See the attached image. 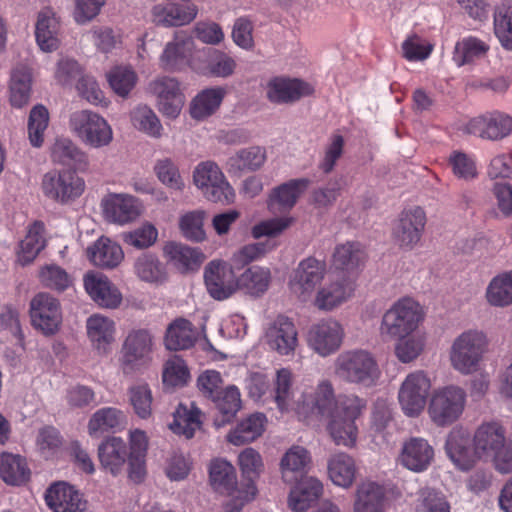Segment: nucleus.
<instances>
[{
  "instance_id": "obj_28",
  "label": "nucleus",
  "mask_w": 512,
  "mask_h": 512,
  "mask_svg": "<svg viewBox=\"0 0 512 512\" xmlns=\"http://www.w3.org/2000/svg\"><path fill=\"white\" fill-rule=\"evenodd\" d=\"M467 131L483 139L501 140L512 132V117L503 113L477 117L468 122Z\"/></svg>"
},
{
  "instance_id": "obj_23",
  "label": "nucleus",
  "mask_w": 512,
  "mask_h": 512,
  "mask_svg": "<svg viewBox=\"0 0 512 512\" xmlns=\"http://www.w3.org/2000/svg\"><path fill=\"white\" fill-rule=\"evenodd\" d=\"M83 282L87 294L99 307L115 309L122 303V293L106 275L91 271L84 275Z\"/></svg>"
},
{
  "instance_id": "obj_10",
  "label": "nucleus",
  "mask_w": 512,
  "mask_h": 512,
  "mask_svg": "<svg viewBox=\"0 0 512 512\" xmlns=\"http://www.w3.org/2000/svg\"><path fill=\"white\" fill-rule=\"evenodd\" d=\"M432 382L422 370L409 373L400 385L398 401L404 414L409 417L420 415L430 395Z\"/></svg>"
},
{
  "instance_id": "obj_46",
  "label": "nucleus",
  "mask_w": 512,
  "mask_h": 512,
  "mask_svg": "<svg viewBox=\"0 0 512 512\" xmlns=\"http://www.w3.org/2000/svg\"><path fill=\"white\" fill-rule=\"evenodd\" d=\"M271 280L269 268L253 265L238 277V290L253 297H260L268 290Z\"/></svg>"
},
{
  "instance_id": "obj_16",
  "label": "nucleus",
  "mask_w": 512,
  "mask_h": 512,
  "mask_svg": "<svg viewBox=\"0 0 512 512\" xmlns=\"http://www.w3.org/2000/svg\"><path fill=\"white\" fill-rule=\"evenodd\" d=\"M355 282L342 274H334L315 293L314 306L321 311H332L348 301L354 294Z\"/></svg>"
},
{
  "instance_id": "obj_52",
  "label": "nucleus",
  "mask_w": 512,
  "mask_h": 512,
  "mask_svg": "<svg viewBox=\"0 0 512 512\" xmlns=\"http://www.w3.org/2000/svg\"><path fill=\"white\" fill-rule=\"evenodd\" d=\"M50 156L54 163L67 166L87 164V155L71 139L59 137L51 146Z\"/></svg>"
},
{
  "instance_id": "obj_20",
  "label": "nucleus",
  "mask_w": 512,
  "mask_h": 512,
  "mask_svg": "<svg viewBox=\"0 0 512 512\" xmlns=\"http://www.w3.org/2000/svg\"><path fill=\"white\" fill-rule=\"evenodd\" d=\"M314 87L301 79L274 77L266 86V95L275 104H289L313 94Z\"/></svg>"
},
{
  "instance_id": "obj_19",
  "label": "nucleus",
  "mask_w": 512,
  "mask_h": 512,
  "mask_svg": "<svg viewBox=\"0 0 512 512\" xmlns=\"http://www.w3.org/2000/svg\"><path fill=\"white\" fill-rule=\"evenodd\" d=\"M426 225L425 211L415 206L404 210L394 228L396 242L404 249H413L421 240Z\"/></svg>"
},
{
  "instance_id": "obj_59",
  "label": "nucleus",
  "mask_w": 512,
  "mask_h": 512,
  "mask_svg": "<svg viewBox=\"0 0 512 512\" xmlns=\"http://www.w3.org/2000/svg\"><path fill=\"white\" fill-rule=\"evenodd\" d=\"M493 24L501 46L512 51V5L501 4L495 9Z\"/></svg>"
},
{
  "instance_id": "obj_47",
  "label": "nucleus",
  "mask_w": 512,
  "mask_h": 512,
  "mask_svg": "<svg viewBox=\"0 0 512 512\" xmlns=\"http://www.w3.org/2000/svg\"><path fill=\"white\" fill-rule=\"evenodd\" d=\"M267 160L266 149L262 146H249L239 149L228 158L227 167L230 172L259 170Z\"/></svg>"
},
{
  "instance_id": "obj_2",
  "label": "nucleus",
  "mask_w": 512,
  "mask_h": 512,
  "mask_svg": "<svg viewBox=\"0 0 512 512\" xmlns=\"http://www.w3.org/2000/svg\"><path fill=\"white\" fill-rule=\"evenodd\" d=\"M365 407V400L354 394L339 395L336 398L332 387L331 403L327 411L315 409L313 418L325 417L328 419L327 430L336 445L353 447L358 435L355 420Z\"/></svg>"
},
{
  "instance_id": "obj_34",
  "label": "nucleus",
  "mask_w": 512,
  "mask_h": 512,
  "mask_svg": "<svg viewBox=\"0 0 512 512\" xmlns=\"http://www.w3.org/2000/svg\"><path fill=\"white\" fill-rule=\"evenodd\" d=\"M126 415L115 407H104L92 414L88 421V434L98 438L107 432L120 431L125 427Z\"/></svg>"
},
{
  "instance_id": "obj_57",
  "label": "nucleus",
  "mask_w": 512,
  "mask_h": 512,
  "mask_svg": "<svg viewBox=\"0 0 512 512\" xmlns=\"http://www.w3.org/2000/svg\"><path fill=\"white\" fill-rule=\"evenodd\" d=\"M153 172L161 184L174 191H183L184 179L177 163L170 157L159 158L155 161Z\"/></svg>"
},
{
  "instance_id": "obj_9",
  "label": "nucleus",
  "mask_w": 512,
  "mask_h": 512,
  "mask_svg": "<svg viewBox=\"0 0 512 512\" xmlns=\"http://www.w3.org/2000/svg\"><path fill=\"white\" fill-rule=\"evenodd\" d=\"M85 190V181L71 170H51L42 176L43 195L58 204L65 205L79 198Z\"/></svg>"
},
{
  "instance_id": "obj_61",
  "label": "nucleus",
  "mask_w": 512,
  "mask_h": 512,
  "mask_svg": "<svg viewBox=\"0 0 512 512\" xmlns=\"http://www.w3.org/2000/svg\"><path fill=\"white\" fill-rule=\"evenodd\" d=\"M38 277L44 287L58 292L67 290L73 284L71 275L64 268L53 263L42 266Z\"/></svg>"
},
{
  "instance_id": "obj_25",
  "label": "nucleus",
  "mask_w": 512,
  "mask_h": 512,
  "mask_svg": "<svg viewBox=\"0 0 512 512\" xmlns=\"http://www.w3.org/2000/svg\"><path fill=\"white\" fill-rule=\"evenodd\" d=\"M238 465L242 475L249 479L250 483L247 485L245 495L242 497V500L239 503L236 500L228 503L226 506V512H240L244 503L255 497L257 488L253 483V480L258 478L264 471L263 459L260 453L253 448H245L238 455Z\"/></svg>"
},
{
  "instance_id": "obj_1",
  "label": "nucleus",
  "mask_w": 512,
  "mask_h": 512,
  "mask_svg": "<svg viewBox=\"0 0 512 512\" xmlns=\"http://www.w3.org/2000/svg\"><path fill=\"white\" fill-rule=\"evenodd\" d=\"M274 386L269 392L270 401L276 403L281 412H294L300 420L310 421L313 411H327L332 397V384L324 380L316 387L296 391L293 388V374L288 368L276 371Z\"/></svg>"
},
{
  "instance_id": "obj_18",
  "label": "nucleus",
  "mask_w": 512,
  "mask_h": 512,
  "mask_svg": "<svg viewBox=\"0 0 512 512\" xmlns=\"http://www.w3.org/2000/svg\"><path fill=\"white\" fill-rule=\"evenodd\" d=\"M434 456V448L427 439L410 437L402 443L398 462L411 472L422 473L431 466Z\"/></svg>"
},
{
  "instance_id": "obj_22",
  "label": "nucleus",
  "mask_w": 512,
  "mask_h": 512,
  "mask_svg": "<svg viewBox=\"0 0 512 512\" xmlns=\"http://www.w3.org/2000/svg\"><path fill=\"white\" fill-rule=\"evenodd\" d=\"M194 48L191 36L183 31L175 32L173 39L167 42L159 57V65L163 70L180 72L189 63V58Z\"/></svg>"
},
{
  "instance_id": "obj_12",
  "label": "nucleus",
  "mask_w": 512,
  "mask_h": 512,
  "mask_svg": "<svg viewBox=\"0 0 512 512\" xmlns=\"http://www.w3.org/2000/svg\"><path fill=\"white\" fill-rule=\"evenodd\" d=\"M344 335V328L337 320L323 319L309 328L307 343L315 353L327 357L339 350Z\"/></svg>"
},
{
  "instance_id": "obj_21",
  "label": "nucleus",
  "mask_w": 512,
  "mask_h": 512,
  "mask_svg": "<svg viewBox=\"0 0 512 512\" xmlns=\"http://www.w3.org/2000/svg\"><path fill=\"white\" fill-rule=\"evenodd\" d=\"M445 452L460 470H470L479 460L469 434L462 428L452 429L446 439Z\"/></svg>"
},
{
  "instance_id": "obj_41",
  "label": "nucleus",
  "mask_w": 512,
  "mask_h": 512,
  "mask_svg": "<svg viewBox=\"0 0 512 512\" xmlns=\"http://www.w3.org/2000/svg\"><path fill=\"white\" fill-rule=\"evenodd\" d=\"M195 341L196 331L193 324L181 317L168 325L164 336V345L170 351L188 349Z\"/></svg>"
},
{
  "instance_id": "obj_17",
  "label": "nucleus",
  "mask_w": 512,
  "mask_h": 512,
  "mask_svg": "<svg viewBox=\"0 0 512 512\" xmlns=\"http://www.w3.org/2000/svg\"><path fill=\"white\" fill-rule=\"evenodd\" d=\"M265 338L269 348L280 356H294L299 346L298 330L285 316H278L269 325Z\"/></svg>"
},
{
  "instance_id": "obj_55",
  "label": "nucleus",
  "mask_w": 512,
  "mask_h": 512,
  "mask_svg": "<svg viewBox=\"0 0 512 512\" xmlns=\"http://www.w3.org/2000/svg\"><path fill=\"white\" fill-rule=\"evenodd\" d=\"M485 298L493 307L512 305V271L493 277L486 288Z\"/></svg>"
},
{
  "instance_id": "obj_29",
  "label": "nucleus",
  "mask_w": 512,
  "mask_h": 512,
  "mask_svg": "<svg viewBox=\"0 0 512 512\" xmlns=\"http://www.w3.org/2000/svg\"><path fill=\"white\" fill-rule=\"evenodd\" d=\"M45 500L54 512H83L86 508L81 494L65 482L50 486L46 491Z\"/></svg>"
},
{
  "instance_id": "obj_15",
  "label": "nucleus",
  "mask_w": 512,
  "mask_h": 512,
  "mask_svg": "<svg viewBox=\"0 0 512 512\" xmlns=\"http://www.w3.org/2000/svg\"><path fill=\"white\" fill-rule=\"evenodd\" d=\"M149 88L156 97V106L160 113L170 119L180 115L185 103V95L176 78L159 77L150 83Z\"/></svg>"
},
{
  "instance_id": "obj_60",
  "label": "nucleus",
  "mask_w": 512,
  "mask_h": 512,
  "mask_svg": "<svg viewBox=\"0 0 512 512\" xmlns=\"http://www.w3.org/2000/svg\"><path fill=\"white\" fill-rule=\"evenodd\" d=\"M223 416L219 426L230 422L241 408V394L236 386H228L212 400Z\"/></svg>"
},
{
  "instance_id": "obj_58",
  "label": "nucleus",
  "mask_w": 512,
  "mask_h": 512,
  "mask_svg": "<svg viewBox=\"0 0 512 512\" xmlns=\"http://www.w3.org/2000/svg\"><path fill=\"white\" fill-rule=\"evenodd\" d=\"M415 512H450L446 497L434 488L425 486L416 493Z\"/></svg>"
},
{
  "instance_id": "obj_33",
  "label": "nucleus",
  "mask_w": 512,
  "mask_h": 512,
  "mask_svg": "<svg viewBox=\"0 0 512 512\" xmlns=\"http://www.w3.org/2000/svg\"><path fill=\"white\" fill-rule=\"evenodd\" d=\"M204 55L205 63L203 65L191 62L190 67L195 72L217 78H228L234 74L237 62L228 53L219 49H207L204 51Z\"/></svg>"
},
{
  "instance_id": "obj_30",
  "label": "nucleus",
  "mask_w": 512,
  "mask_h": 512,
  "mask_svg": "<svg viewBox=\"0 0 512 512\" xmlns=\"http://www.w3.org/2000/svg\"><path fill=\"white\" fill-rule=\"evenodd\" d=\"M366 258L365 250L360 243L346 242L336 246L333 265L341 271L339 274L344 275L343 273L346 272L348 274L346 278H352L355 281L365 265Z\"/></svg>"
},
{
  "instance_id": "obj_6",
  "label": "nucleus",
  "mask_w": 512,
  "mask_h": 512,
  "mask_svg": "<svg viewBox=\"0 0 512 512\" xmlns=\"http://www.w3.org/2000/svg\"><path fill=\"white\" fill-rule=\"evenodd\" d=\"M420 304L410 297H403L383 314L380 334L385 339L404 338L412 334L423 320Z\"/></svg>"
},
{
  "instance_id": "obj_31",
  "label": "nucleus",
  "mask_w": 512,
  "mask_h": 512,
  "mask_svg": "<svg viewBox=\"0 0 512 512\" xmlns=\"http://www.w3.org/2000/svg\"><path fill=\"white\" fill-rule=\"evenodd\" d=\"M129 457L126 442L117 436L107 437L98 446V458L102 469L113 476H118Z\"/></svg>"
},
{
  "instance_id": "obj_44",
  "label": "nucleus",
  "mask_w": 512,
  "mask_h": 512,
  "mask_svg": "<svg viewBox=\"0 0 512 512\" xmlns=\"http://www.w3.org/2000/svg\"><path fill=\"white\" fill-rule=\"evenodd\" d=\"M201 411L194 405L179 404L173 413V421L169 424L170 430L186 439H190L201 428Z\"/></svg>"
},
{
  "instance_id": "obj_63",
  "label": "nucleus",
  "mask_w": 512,
  "mask_h": 512,
  "mask_svg": "<svg viewBox=\"0 0 512 512\" xmlns=\"http://www.w3.org/2000/svg\"><path fill=\"white\" fill-rule=\"evenodd\" d=\"M107 81L117 95L126 97L136 85L137 75L131 67L117 66L107 73Z\"/></svg>"
},
{
  "instance_id": "obj_39",
  "label": "nucleus",
  "mask_w": 512,
  "mask_h": 512,
  "mask_svg": "<svg viewBox=\"0 0 512 512\" xmlns=\"http://www.w3.org/2000/svg\"><path fill=\"white\" fill-rule=\"evenodd\" d=\"M86 328L93 346L100 352H107L108 346L115 340V322L101 314H93L87 319Z\"/></svg>"
},
{
  "instance_id": "obj_53",
  "label": "nucleus",
  "mask_w": 512,
  "mask_h": 512,
  "mask_svg": "<svg viewBox=\"0 0 512 512\" xmlns=\"http://www.w3.org/2000/svg\"><path fill=\"white\" fill-rule=\"evenodd\" d=\"M209 477L213 488L220 493L231 494L237 486L234 466L225 459H214L209 467Z\"/></svg>"
},
{
  "instance_id": "obj_13",
  "label": "nucleus",
  "mask_w": 512,
  "mask_h": 512,
  "mask_svg": "<svg viewBox=\"0 0 512 512\" xmlns=\"http://www.w3.org/2000/svg\"><path fill=\"white\" fill-rule=\"evenodd\" d=\"M204 281L209 295L218 301L228 299L238 291V277L233 266L222 260H212L206 265Z\"/></svg>"
},
{
  "instance_id": "obj_27",
  "label": "nucleus",
  "mask_w": 512,
  "mask_h": 512,
  "mask_svg": "<svg viewBox=\"0 0 512 512\" xmlns=\"http://www.w3.org/2000/svg\"><path fill=\"white\" fill-rule=\"evenodd\" d=\"M103 213L110 222L126 224L137 219L141 214V204L127 194H111L102 201Z\"/></svg>"
},
{
  "instance_id": "obj_56",
  "label": "nucleus",
  "mask_w": 512,
  "mask_h": 512,
  "mask_svg": "<svg viewBox=\"0 0 512 512\" xmlns=\"http://www.w3.org/2000/svg\"><path fill=\"white\" fill-rule=\"evenodd\" d=\"M131 123L135 129L152 138H161L163 126L156 113L147 105H139L130 113Z\"/></svg>"
},
{
  "instance_id": "obj_48",
  "label": "nucleus",
  "mask_w": 512,
  "mask_h": 512,
  "mask_svg": "<svg viewBox=\"0 0 512 512\" xmlns=\"http://www.w3.org/2000/svg\"><path fill=\"white\" fill-rule=\"evenodd\" d=\"M226 89L220 86L211 87L199 92L191 102L190 114L196 120L211 116L222 103Z\"/></svg>"
},
{
  "instance_id": "obj_42",
  "label": "nucleus",
  "mask_w": 512,
  "mask_h": 512,
  "mask_svg": "<svg viewBox=\"0 0 512 512\" xmlns=\"http://www.w3.org/2000/svg\"><path fill=\"white\" fill-rule=\"evenodd\" d=\"M31 471L24 457L18 454L0 455V478L11 486L24 485L30 479Z\"/></svg>"
},
{
  "instance_id": "obj_35",
  "label": "nucleus",
  "mask_w": 512,
  "mask_h": 512,
  "mask_svg": "<svg viewBox=\"0 0 512 512\" xmlns=\"http://www.w3.org/2000/svg\"><path fill=\"white\" fill-rule=\"evenodd\" d=\"M59 30V19L54 11L45 9L38 14L35 37L43 52H53L59 47Z\"/></svg>"
},
{
  "instance_id": "obj_54",
  "label": "nucleus",
  "mask_w": 512,
  "mask_h": 512,
  "mask_svg": "<svg viewBox=\"0 0 512 512\" xmlns=\"http://www.w3.org/2000/svg\"><path fill=\"white\" fill-rule=\"evenodd\" d=\"M490 50L488 41L475 36H467L455 45L453 60L458 66L484 58Z\"/></svg>"
},
{
  "instance_id": "obj_26",
  "label": "nucleus",
  "mask_w": 512,
  "mask_h": 512,
  "mask_svg": "<svg viewBox=\"0 0 512 512\" xmlns=\"http://www.w3.org/2000/svg\"><path fill=\"white\" fill-rule=\"evenodd\" d=\"M195 4L160 3L151 10L152 21L163 27H181L193 22L198 15Z\"/></svg>"
},
{
  "instance_id": "obj_3",
  "label": "nucleus",
  "mask_w": 512,
  "mask_h": 512,
  "mask_svg": "<svg viewBox=\"0 0 512 512\" xmlns=\"http://www.w3.org/2000/svg\"><path fill=\"white\" fill-rule=\"evenodd\" d=\"M333 373L340 382L363 388L374 387L381 377L376 358L365 349L342 351L334 360Z\"/></svg>"
},
{
  "instance_id": "obj_40",
  "label": "nucleus",
  "mask_w": 512,
  "mask_h": 512,
  "mask_svg": "<svg viewBox=\"0 0 512 512\" xmlns=\"http://www.w3.org/2000/svg\"><path fill=\"white\" fill-rule=\"evenodd\" d=\"M356 471L355 461L347 453H335L327 461L329 479L339 487L345 489L351 487L355 480Z\"/></svg>"
},
{
  "instance_id": "obj_11",
  "label": "nucleus",
  "mask_w": 512,
  "mask_h": 512,
  "mask_svg": "<svg viewBox=\"0 0 512 512\" xmlns=\"http://www.w3.org/2000/svg\"><path fill=\"white\" fill-rule=\"evenodd\" d=\"M326 274V263L315 257H307L294 269L289 287L300 300H308Z\"/></svg>"
},
{
  "instance_id": "obj_64",
  "label": "nucleus",
  "mask_w": 512,
  "mask_h": 512,
  "mask_svg": "<svg viewBox=\"0 0 512 512\" xmlns=\"http://www.w3.org/2000/svg\"><path fill=\"white\" fill-rule=\"evenodd\" d=\"M129 401L135 414L141 419H148L152 415V391L148 384L138 383L128 390Z\"/></svg>"
},
{
  "instance_id": "obj_36",
  "label": "nucleus",
  "mask_w": 512,
  "mask_h": 512,
  "mask_svg": "<svg viewBox=\"0 0 512 512\" xmlns=\"http://www.w3.org/2000/svg\"><path fill=\"white\" fill-rule=\"evenodd\" d=\"M87 255L93 265L104 269H113L124 259L121 246L106 237L99 238L90 246Z\"/></svg>"
},
{
  "instance_id": "obj_24",
  "label": "nucleus",
  "mask_w": 512,
  "mask_h": 512,
  "mask_svg": "<svg viewBox=\"0 0 512 512\" xmlns=\"http://www.w3.org/2000/svg\"><path fill=\"white\" fill-rule=\"evenodd\" d=\"M154 344V337L149 330H131L122 345L123 363L133 367L149 363Z\"/></svg>"
},
{
  "instance_id": "obj_43",
  "label": "nucleus",
  "mask_w": 512,
  "mask_h": 512,
  "mask_svg": "<svg viewBox=\"0 0 512 512\" xmlns=\"http://www.w3.org/2000/svg\"><path fill=\"white\" fill-rule=\"evenodd\" d=\"M164 253L168 260L181 272L197 270L204 260V255L198 248L176 242L166 244Z\"/></svg>"
},
{
  "instance_id": "obj_5",
  "label": "nucleus",
  "mask_w": 512,
  "mask_h": 512,
  "mask_svg": "<svg viewBox=\"0 0 512 512\" xmlns=\"http://www.w3.org/2000/svg\"><path fill=\"white\" fill-rule=\"evenodd\" d=\"M487 334L480 329H467L457 335L449 348L451 367L461 375L477 372L488 352Z\"/></svg>"
},
{
  "instance_id": "obj_38",
  "label": "nucleus",
  "mask_w": 512,
  "mask_h": 512,
  "mask_svg": "<svg viewBox=\"0 0 512 512\" xmlns=\"http://www.w3.org/2000/svg\"><path fill=\"white\" fill-rule=\"evenodd\" d=\"M32 93V73L29 67L17 65L10 74L9 101L15 108L26 106Z\"/></svg>"
},
{
  "instance_id": "obj_32",
  "label": "nucleus",
  "mask_w": 512,
  "mask_h": 512,
  "mask_svg": "<svg viewBox=\"0 0 512 512\" xmlns=\"http://www.w3.org/2000/svg\"><path fill=\"white\" fill-rule=\"evenodd\" d=\"M310 185L308 178L291 179L275 187L268 200V207L274 212L288 211Z\"/></svg>"
},
{
  "instance_id": "obj_4",
  "label": "nucleus",
  "mask_w": 512,
  "mask_h": 512,
  "mask_svg": "<svg viewBox=\"0 0 512 512\" xmlns=\"http://www.w3.org/2000/svg\"><path fill=\"white\" fill-rule=\"evenodd\" d=\"M472 442L479 460H491L501 474L512 473V439H506L502 425L493 421L482 423L475 430Z\"/></svg>"
},
{
  "instance_id": "obj_50",
  "label": "nucleus",
  "mask_w": 512,
  "mask_h": 512,
  "mask_svg": "<svg viewBox=\"0 0 512 512\" xmlns=\"http://www.w3.org/2000/svg\"><path fill=\"white\" fill-rule=\"evenodd\" d=\"M266 417L262 413H254L243 419L234 430L227 435V440L236 446L254 441L265 429Z\"/></svg>"
},
{
  "instance_id": "obj_45",
  "label": "nucleus",
  "mask_w": 512,
  "mask_h": 512,
  "mask_svg": "<svg viewBox=\"0 0 512 512\" xmlns=\"http://www.w3.org/2000/svg\"><path fill=\"white\" fill-rule=\"evenodd\" d=\"M134 273L143 282L161 285L168 277L165 265L152 253L138 256L133 265Z\"/></svg>"
},
{
  "instance_id": "obj_37",
  "label": "nucleus",
  "mask_w": 512,
  "mask_h": 512,
  "mask_svg": "<svg viewBox=\"0 0 512 512\" xmlns=\"http://www.w3.org/2000/svg\"><path fill=\"white\" fill-rule=\"evenodd\" d=\"M311 462L308 450L302 446H292L280 461V471L284 482L293 484L299 480Z\"/></svg>"
},
{
  "instance_id": "obj_49",
  "label": "nucleus",
  "mask_w": 512,
  "mask_h": 512,
  "mask_svg": "<svg viewBox=\"0 0 512 512\" xmlns=\"http://www.w3.org/2000/svg\"><path fill=\"white\" fill-rule=\"evenodd\" d=\"M384 491L375 482L361 483L356 490L353 512H384Z\"/></svg>"
},
{
  "instance_id": "obj_14",
  "label": "nucleus",
  "mask_w": 512,
  "mask_h": 512,
  "mask_svg": "<svg viewBox=\"0 0 512 512\" xmlns=\"http://www.w3.org/2000/svg\"><path fill=\"white\" fill-rule=\"evenodd\" d=\"M30 316L36 329L45 335H52L62 322L60 302L51 294L40 292L30 302Z\"/></svg>"
},
{
  "instance_id": "obj_8",
  "label": "nucleus",
  "mask_w": 512,
  "mask_h": 512,
  "mask_svg": "<svg viewBox=\"0 0 512 512\" xmlns=\"http://www.w3.org/2000/svg\"><path fill=\"white\" fill-rule=\"evenodd\" d=\"M193 182L208 201L229 205L235 200L234 189L213 161H203L195 167Z\"/></svg>"
},
{
  "instance_id": "obj_7",
  "label": "nucleus",
  "mask_w": 512,
  "mask_h": 512,
  "mask_svg": "<svg viewBox=\"0 0 512 512\" xmlns=\"http://www.w3.org/2000/svg\"><path fill=\"white\" fill-rule=\"evenodd\" d=\"M466 391L450 384L433 391L428 405V415L437 427H448L457 422L465 411Z\"/></svg>"
},
{
  "instance_id": "obj_51",
  "label": "nucleus",
  "mask_w": 512,
  "mask_h": 512,
  "mask_svg": "<svg viewBox=\"0 0 512 512\" xmlns=\"http://www.w3.org/2000/svg\"><path fill=\"white\" fill-rule=\"evenodd\" d=\"M45 227L40 221L34 222L28 229L26 236L20 242L18 261L22 265L31 263L45 247Z\"/></svg>"
},
{
  "instance_id": "obj_62",
  "label": "nucleus",
  "mask_w": 512,
  "mask_h": 512,
  "mask_svg": "<svg viewBox=\"0 0 512 512\" xmlns=\"http://www.w3.org/2000/svg\"><path fill=\"white\" fill-rule=\"evenodd\" d=\"M49 123L48 109L41 104L35 105L28 118V138L32 146L40 147L44 142V133Z\"/></svg>"
}]
</instances>
